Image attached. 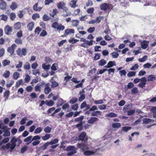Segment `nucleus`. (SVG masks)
<instances>
[{
  "mask_svg": "<svg viewBox=\"0 0 156 156\" xmlns=\"http://www.w3.org/2000/svg\"><path fill=\"white\" fill-rule=\"evenodd\" d=\"M94 103L96 105H98L102 104L104 103V102L102 100H95L94 102Z\"/></svg>",
  "mask_w": 156,
  "mask_h": 156,
  "instance_id": "55",
  "label": "nucleus"
},
{
  "mask_svg": "<svg viewBox=\"0 0 156 156\" xmlns=\"http://www.w3.org/2000/svg\"><path fill=\"white\" fill-rule=\"evenodd\" d=\"M23 80L22 79L16 82V87H19L20 85H21L23 83Z\"/></svg>",
  "mask_w": 156,
  "mask_h": 156,
  "instance_id": "58",
  "label": "nucleus"
},
{
  "mask_svg": "<svg viewBox=\"0 0 156 156\" xmlns=\"http://www.w3.org/2000/svg\"><path fill=\"white\" fill-rule=\"evenodd\" d=\"M95 56L94 57V59L95 60H98L100 58L101 55L100 53H95Z\"/></svg>",
  "mask_w": 156,
  "mask_h": 156,
  "instance_id": "49",
  "label": "nucleus"
},
{
  "mask_svg": "<svg viewBox=\"0 0 156 156\" xmlns=\"http://www.w3.org/2000/svg\"><path fill=\"white\" fill-rule=\"evenodd\" d=\"M150 119L149 118H144L143 119V124H147L150 123Z\"/></svg>",
  "mask_w": 156,
  "mask_h": 156,
  "instance_id": "36",
  "label": "nucleus"
},
{
  "mask_svg": "<svg viewBox=\"0 0 156 156\" xmlns=\"http://www.w3.org/2000/svg\"><path fill=\"white\" fill-rule=\"evenodd\" d=\"M30 68V65L28 62L26 63L25 65L24 66V68L25 70H29Z\"/></svg>",
  "mask_w": 156,
  "mask_h": 156,
  "instance_id": "47",
  "label": "nucleus"
},
{
  "mask_svg": "<svg viewBox=\"0 0 156 156\" xmlns=\"http://www.w3.org/2000/svg\"><path fill=\"white\" fill-rule=\"evenodd\" d=\"M7 51L11 55H12L14 52V50L12 47H10L8 48Z\"/></svg>",
  "mask_w": 156,
  "mask_h": 156,
  "instance_id": "39",
  "label": "nucleus"
},
{
  "mask_svg": "<svg viewBox=\"0 0 156 156\" xmlns=\"http://www.w3.org/2000/svg\"><path fill=\"white\" fill-rule=\"evenodd\" d=\"M34 22H32L30 23L27 25V27L28 28V30L30 31H32L34 26Z\"/></svg>",
  "mask_w": 156,
  "mask_h": 156,
  "instance_id": "16",
  "label": "nucleus"
},
{
  "mask_svg": "<svg viewBox=\"0 0 156 156\" xmlns=\"http://www.w3.org/2000/svg\"><path fill=\"white\" fill-rule=\"evenodd\" d=\"M10 91L9 90H6L4 93V97L5 99H7L9 95Z\"/></svg>",
  "mask_w": 156,
  "mask_h": 156,
  "instance_id": "30",
  "label": "nucleus"
},
{
  "mask_svg": "<svg viewBox=\"0 0 156 156\" xmlns=\"http://www.w3.org/2000/svg\"><path fill=\"white\" fill-rule=\"evenodd\" d=\"M76 3V1L72 0L70 2L69 5L72 8H74L77 6V5Z\"/></svg>",
  "mask_w": 156,
  "mask_h": 156,
  "instance_id": "12",
  "label": "nucleus"
},
{
  "mask_svg": "<svg viewBox=\"0 0 156 156\" xmlns=\"http://www.w3.org/2000/svg\"><path fill=\"white\" fill-rule=\"evenodd\" d=\"M76 150V148L74 146H69L66 147V150L67 151H71Z\"/></svg>",
  "mask_w": 156,
  "mask_h": 156,
  "instance_id": "26",
  "label": "nucleus"
},
{
  "mask_svg": "<svg viewBox=\"0 0 156 156\" xmlns=\"http://www.w3.org/2000/svg\"><path fill=\"white\" fill-rule=\"evenodd\" d=\"M54 103V101L51 100H50L49 101H48L47 100L45 101L46 105H47L49 106H53Z\"/></svg>",
  "mask_w": 156,
  "mask_h": 156,
  "instance_id": "14",
  "label": "nucleus"
},
{
  "mask_svg": "<svg viewBox=\"0 0 156 156\" xmlns=\"http://www.w3.org/2000/svg\"><path fill=\"white\" fill-rule=\"evenodd\" d=\"M10 75V72L9 71L6 70L5 73L3 75V76L7 78L9 77Z\"/></svg>",
  "mask_w": 156,
  "mask_h": 156,
  "instance_id": "34",
  "label": "nucleus"
},
{
  "mask_svg": "<svg viewBox=\"0 0 156 156\" xmlns=\"http://www.w3.org/2000/svg\"><path fill=\"white\" fill-rule=\"evenodd\" d=\"M65 5V4L63 2H61L58 3L57 7L59 9H62Z\"/></svg>",
  "mask_w": 156,
  "mask_h": 156,
  "instance_id": "24",
  "label": "nucleus"
},
{
  "mask_svg": "<svg viewBox=\"0 0 156 156\" xmlns=\"http://www.w3.org/2000/svg\"><path fill=\"white\" fill-rule=\"evenodd\" d=\"M98 118L95 117H91L88 121V123L89 124H92L96 121H98Z\"/></svg>",
  "mask_w": 156,
  "mask_h": 156,
  "instance_id": "5",
  "label": "nucleus"
},
{
  "mask_svg": "<svg viewBox=\"0 0 156 156\" xmlns=\"http://www.w3.org/2000/svg\"><path fill=\"white\" fill-rule=\"evenodd\" d=\"M4 31L7 35H10V32H12V27H9V25H7L5 28Z\"/></svg>",
  "mask_w": 156,
  "mask_h": 156,
  "instance_id": "2",
  "label": "nucleus"
},
{
  "mask_svg": "<svg viewBox=\"0 0 156 156\" xmlns=\"http://www.w3.org/2000/svg\"><path fill=\"white\" fill-rule=\"evenodd\" d=\"M132 128L130 126H124L122 127V130L125 132H127Z\"/></svg>",
  "mask_w": 156,
  "mask_h": 156,
  "instance_id": "28",
  "label": "nucleus"
},
{
  "mask_svg": "<svg viewBox=\"0 0 156 156\" xmlns=\"http://www.w3.org/2000/svg\"><path fill=\"white\" fill-rule=\"evenodd\" d=\"M6 4L5 2L2 1L0 3V8L2 10H4L6 9Z\"/></svg>",
  "mask_w": 156,
  "mask_h": 156,
  "instance_id": "13",
  "label": "nucleus"
},
{
  "mask_svg": "<svg viewBox=\"0 0 156 156\" xmlns=\"http://www.w3.org/2000/svg\"><path fill=\"white\" fill-rule=\"evenodd\" d=\"M111 55H112V58H117L119 56V54L115 52H113L111 53Z\"/></svg>",
  "mask_w": 156,
  "mask_h": 156,
  "instance_id": "51",
  "label": "nucleus"
},
{
  "mask_svg": "<svg viewBox=\"0 0 156 156\" xmlns=\"http://www.w3.org/2000/svg\"><path fill=\"white\" fill-rule=\"evenodd\" d=\"M65 32L67 35L71 34L75 32V30L73 29H67L65 30Z\"/></svg>",
  "mask_w": 156,
  "mask_h": 156,
  "instance_id": "8",
  "label": "nucleus"
},
{
  "mask_svg": "<svg viewBox=\"0 0 156 156\" xmlns=\"http://www.w3.org/2000/svg\"><path fill=\"white\" fill-rule=\"evenodd\" d=\"M21 23L20 22H17L15 23L14 25V27L17 30H19L21 27Z\"/></svg>",
  "mask_w": 156,
  "mask_h": 156,
  "instance_id": "23",
  "label": "nucleus"
},
{
  "mask_svg": "<svg viewBox=\"0 0 156 156\" xmlns=\"http://www.w3.org/2000/svg\"><path fill=\"white\" fill-rule=\"evenodd\" d=\"M84 116H81L80 117L76 118L74 120V121L76 122H83L82 121L83 119Z\"/></svg>",
  "mask_w": 156,
  "mask_h": 156,
  "instance_id": "27",
  "label": "nucleus"
},
{
  "mask_svg": "<svg viewBox=\"0 0 156 156\" xmlns=\"http://www.w3.org/2000/svg\"><path fill=\"white\" fill-rule=\"evenodd\" d=\"M18 7V5L17 3L15 2H12V5L10 6V8L12 10H14L16 9Z\"/></svg>",
  "mask_w": 156,
  "mask_h": 156,
  "instance_id": "15",
  "label": "nucleus"
},
{
  "mask_svg": "<svg viewBox=\"0 0 156 156\" xmlns=\"http://www.w3.org/2000/svg\"><path fill=\"white\" fill-rule=\"evenodd\" d=\"M78 104L76 103V104L73 105L72 107V109L74 110H76L78 108Z\"/></svg>",
  "mask_w": 156,
  "mask_h": 156,
  "instance_id": "60",
  "label": "nucleus"
},
{
  "mask_svg": "<svg viewBox=\"0 0 156 156\" xmlns=\"http://www.w3.org/2000/svg\"><path fill=\"white\" fill-rule=\"evenodd\" d=\"M17 139L18 138H16L15 137H12L11 140L12 144H16V142L17 141Z\"/></svg>",
  "mask_w": 156,
  "mask_h": 156,
  "instance_id": "57",
  "label": "nucleus"
},
{
  "mask_svg": "<svg viewBox=\"0 0 156 156\" xmlns=\"http://www.w3.org/2000/svg\"><path fill=\"white\" fill-rule=\"evenodd\" d=\"M58 142V140L57 139H55L54 140H52L50 142H48L49 145H53L56 144Z\"/></svg>",
  "mask_w": 156,
  "mask_h": 156,
  "instance_id": "22",
  "label": "nucleus"
},
{
  "mask_svg": "<svg viewBox=\"0 0 156 156\" xmlns=\"http://www.w3.org/2000/svg\"><path fill=\"white\" fill-rule=\"evenodd\" d=\"M119 73L120 74L121 76H122V75L125 76L126 73V72L125 69L120 70L119 71Z\"/></svg>",
  "mask_w": 156,
  "mask_h": 156,
  "instance_id": "61",
  "label": "nucleus"
},
{
  "mask_svg": "<svg viewBox=\"0 0 156 156\" xmlns=\"http://www.w3.org/2000/svg\"><path fill=\"white\" fill-rule=\"evenodd\" d=\"M95 28L94 27H90L87 30V31L89 33H92L95 31Z\"/></svg>",
  "mask_w": 156,
  "mask_h": 156,
  "instance_id": "44",
  "label": "nucleus"
},
{
  "mask_svg": "<svg viewBox=\"0 0 156 156\" xmlns=\"http://www.w3.org/2000/svg\"><path fill=\"white\" fill-rule=\"evenodd\" d=\"M20 73L19 72H16L13 74V78L15 80H17L20 77Z\"/></svg>",
  "mask_w": 156,
  "mask_h": 156,
  "instance_id": "29",
  "label": "nucleus"
},
{
  "mask_svg": "<svg viewBox=\"0 0 156 156\" xmlns=\"http://www.w3.org/2000/svg\"><path fill=\"white\" fill-rule=\"evenodd\" d=\"M131 93L133 94H135L138 93V91L136 87H134L131 90Z\"/></svg>",
  "mask_w": 156,
  "mask_h": 156,
  "instance_id": "46",
  "label": "nucleus"
},
{
  "mask_svg": "<svg viewBox=\"0 0 156 156\" xmlns=\"http://www.w3.org/2000/svg\"><path fill=\"white\" fill-rule=\"evenodd\" d=\"M51 128L48 126H46L44 129V131L47 133H49L51 132Z\"/></svg>",
  "mask_w": 156,
  "mask_h": 156,
  "instance_id": "38",
  "label": "nucleus"
},
{
  "mask_svg": "<svg viewBox=\"0 0 156 156\" xmlns=\"http://www.w3.org/2000/svg\"><path fill=\"white\" fill-rule=\"evenodd\" d=\"M107 116L108 117L112 118L116 117L117 116V115L116 113L111 112L107 114Z\"/></svg>",
  "mask_w": 156,
  "mask_h": 156,
  "instance_id": "32",
  "label": "nucleus"
},
{
  "mask_svg": "<svg viewBox=\"0 0 156 156\" xmlns=\"http://www.w3.org/2000/svg\"><path fill=\"white\" fill-rule=\"evenodd\" d=\"M10 62V61L6 59L4 60L2 62L3 66L4 67H5L7 65H9Z\"/></svg>",
  "mask_w": 156,
  "mask_h": 156,
  "instance_id": "31",
  "label": "nucleus"
},
{
  "mask_svg": "<svg viewBox=\"0 0 156 156\" xmlns=\"http://www.w3.org/2000/svg\"><path fill=\"white\" fill-rule=\"evenodd\" d=\"M155 77L153 75H149L147 77V80L148 81H153L155 79Z\"/></svg>",
  "mask_w": 156,
  "mask_h": 156,
  "instance_id": "19",
  "label": "nucleus"
},
{
  "mask_svg": "<svg viewBox=\"0 0 156 156\" xmlns=\"http://www.w3.org/2000/svg\"><path fill=\"white\" fill-rule=\"evenodd\" d=\"M72 23L73 26L76 27L79 24V21L78 20H73L72 21Z\"/></svg>",
  "mask_w": 156,
  "mask_h": 156,
  "instance_id": "20",
  "label": "nucleus"
},
{
  "mask_svg": "<svg viewBox=\"0 0 156 156\" xmlns=\"http://www.w3.org/2000/svg\"><path fill=\"white\" fill-rule=\"evenodd\" d=\"M108 64L109 66V68L112 67L113 66H115V62L114 61H110L108 63Z\"/></svg>",
  "mask_w": 156,
  "mask_h": 156,
  "instance_id": "42",
  "label": "nucleus"
},
{
  "mask_svg": "<svg viewBox=\"0 0 156 156\" xmlns=\"http://www.w3.org/2000/svg\"><path fill=\"white\" fill-rule=\"evenodd\" d=\"M65 26L60 24L57 27V30H63L65 29Z\"/></svg>",
  "mask_w": 156,
  "mask_h": 156,
  "instance_id": "50",
  "label": "nucleus"
},
{
  "mask_svg": "<svg viewBox=\"0 0 156 156\" xmlns=\"http://www.w3.org/2000/svg\"><path fill=\"white\" fill-rule=\"evenodd\" d=\"M32 136H29L27 137V138H25L24 140V141L25 142H27V141H31L32 139Z\"/></svg>",
  "mask_w": 156,
  "mask_h": 156,
  "instance_id": "56",
  "label": "nucleus"
},
{
  "mask_svg": "<svg viewBox=\"0 0 156 156\" xmlns=\"http://www.w3.org/2000/svg\"><path fill=\"white\" fill-rule=\"evenodd\" d=\"M83 122H80L75 125L76 127L78 128L79 131H81L83 130Z\"/></svg>",
  "mask_w": 156,
  "mask_h": 156,
  "instance_id": "10",
  "label": "nucleus"
},
{
  "mask_svg": "<svg viewBox=\"0 0 156 156\" xmlns=\"http://www.w3.org/2000/svg\"><path fill=\"white\" fill-rule=\"evenodd\" d=\"M49 145L48 142L44 143V145L38 148V151H44L45 150L48 146Z\"/></svg>",
  "mask_w": 156,
  "mask_h": 156,
  "instance_id": "3",
  "label": "nucleus"
},
{
  "mask_svg": "<svg viewBox=\"0 0 156 156\" xmlns=\"http://www.w3.org/2000/svg\"><path fill=\"white\" fill-rule=\"evenodd\" d=\"M79 40L75 39L74 38H72L71 39H69V42L70 43H72V44H73L75 43H76Z\"/></svg>",
  "mask_w": 156,
  "mask_h": 156,
  "instance_id": "45",
  "label": "nucleus"
},
{
  "mask_svg": "<svg viewBox=\"0 0 156 156\" xmlns=\"http://www.w3.org/2000/svg\"><path fill=\"white\" fill-rule=\"evenodd\" d=\"M78 101V99L77 98H74L72 99H71L69 101V103H70L71 104H73L77 102Z\"/></svg>",
  "mask_w": 156,
  "mask_h": 156,
  "instance_id": "54",
  "label": "nucleus"
},
{
  "mask_svg": "<svg viewBox=\"0 0 156 156\" xmlns=\"http://www.w3.org/2000/svg\"><path fill=\"white\" fill-rule=\"evenodd\" d=\"M136 73L135 71H130L128 73L127 76L129 77L134 76L136 75Z\"/></svg>",
  "mask_w": 156,
  "mask_h": 156,
  "instance_id": "40",
  "label": "nucleus"
},
{
  "mask_svg": "<svg viewBox=\"0 0 156 156\" xmlns=\"http://www.w3.org/2000/svg\"><path fill=\"white\" fill-rule=\"evenodd\" d=\"M135 112V110H131L127 112V115L128 116H130L134 114Z\"/></svg>",
  "mask_w": 156,
  "mask_h": 156,
  "instance_id": "48",
  "label": "nucleus"
},
{
  "mask_svg": "<svg viewBox=\"0 0 156 156\" xmlns=\"http://www.w3.org/2000/svg\"><path fill=\"white\" fill-rule=\"evenodd\" d=\"M77 146L80 148H81L82 150H85L87 148V144H86L83 143L77 144Z\"/></svg>",
  "mask_w": 156,
  "mask_h": 156,
  "instance_id": "7",
  "label": "nucleus"
},
{
  "mask_svg": "<svg viewBox=\"0 0 156 156\" xmlns=\"http://www.w3.org/2000/svg\"><path fill=\"white\" fill-rule=\"evenodd\" d=\"M95 152L92 151H86L84 152V154L85 155H90L93 154Z\"/></svg>",
  "mask_w": 156,
  "mask_h": 156,
  "instance_id": "25",
  "label": "nucleus"
},
{
  "mask_svg": "<svg viewBox=\"0 0 156 156\" xmlns=\"http://www.w3.org/2000/svg\"><path fill=\"white\" fill-rule=\"evenodd\" d=\"M121 124L120 123H112V126L113 128H119L121 126Z\"/></svg>",
  "mask_w": 156,
  "mask_h": 156,
  "instance_id": "33",
  "label": "nucleus"
},
{
  "mask_svg": "<svg viewBox=\"0 0 156 156\" xmlns=\"http://www.w3.org/2000/svg\"><path fill=\"white\" fill-rule=\"evenodd\" d=\"M51 18V17H49L48 16H47L46 14H44L43 17V19L44 21L49 20Z\"/></svg>",
  "mask_w": 156,
  "mask_h": 156,
  "instance_id": "52",
  "label": "nucleus"
},
{
  "mask_svg": "<svg viewBox=\"0 0 156 156\" xmlns=\"http://www.w3.org/2000/svg\"><path fill=\"white\" fill-rule=\"evenodd\" d=\"M42 131V129L41 127H38L35 130L34 133L35 134H37L40 133Z\"/></svg>",
  "mask_w": 156,
  "mask_h": 156,
  "instance_id": "59",
  "label": "nucleus"
},
{
  "mask_svg": "<svg viewBox=\"0 0 156 156\" xmlns=\"http://www.w3.org/2000/svg\"><path fill=\"white\" fill-rule=\"evenodd\" d=\"M51 90L50 88H45L44 90V92L46 94H48Z\"/></svg>",
  "mask_w": 156,
  "mask_h": 156,
  "instance_id": "63",
  "label": "nucleus"
},
{
  "mask_svg": "<svg viewBox=\"0 0 156 156\" xmlns=\"http://www.w3.org/2000/svg\"><path fill=\"white\" fill-rule=\"evenodd\" d=\"M42 68L44 70H48L49 69L50 67V65H46L45 64H43L42 66Z\"/></svg>",
  "mask_w": 156,
  "mask_h": 156,
  "instance_id": "35",
  "label": "nucleus"
},
{
  "mask_svg": "<svg viewBox=\"0 0 156 156\" xmlns=\"http://www.w3.org/2000/svg\"><path fill=\"white\" fill-rule=\"evenodd\" d=\"M9 16L10 20H14L15 18L16 17V14L13 12L10 13Z\"/></svg>",
  "mask_w": 156,
  "mask_h": 156,
  "instance_id": "43",
  "label": "nucleus"
},
{
  "mask_svg": "<svg viewBox=\"0 0 156 156\" xmlns=\"http://www.w3.org/2000/svg\"><path fill=\"white\" fill-rule=\"evenodd\" d=\"M108 7V4L107 3H104L100 6V8L101 10H105Z\"/></svg>",
  "mask_w": 156,
  "mask_h": 156,
  "instance_id": "6",
  "label": "nucleus"
},
{
  "mask_svg": "<svg viewBox=\"0 0 156 156\" xmlns=\"http://www.w3.org/2000/svg\"><path fill=\"white\" fill-rule=\"evenodd\" d=\"M9 141V137L4 138L2 141L0 142V146H2L3 143L6 144L8 143Z\"/></svg>",
  "mask_w": 156,
  "mask_h": 156,
  "instance_id": "21",
  "label": "nucleus"
},
{
  "mask_svg": "<svg viewBox=\"0 0 156 156\" xmlns=\"http://www.w3.org/2000/svg\"><path fill=\"white\" fill-rule=\"evenodd\" d=\"M148 42L144 41L141 43V47L143 49H146L148 46Z\"/></svg>",
  "mask_w": 156,
  "mask_h": 156,
  "instance_id": "4",
  "label": "nucleus"
},
{
  "mask_svg": "<svg viewBox=\"0 0 156 156\" xmlns=\"http://www.w3.org/2000/svg\"><path fill=\"white\" fill-rule=\"evenodd\" d=\"M147 58V56L146 55H144V56L142 58H139L138 59V61L140 62H143L146 61Z\"/></svg>",
  "mask_w": 156,
  "mask_h": 156,
  "instance_id": "53",
  "label": "nucleus"
},
{
  "mask_svg": "<svg viewBox=\"0 0 156 156\" xmlns=\"http://www.w3.org/2000/svg\"><path fill=\"white\" fill-rule=\"evenodd\" d=\"M30 79V77L28 75H26L25 78L24 80L25 83H28Z\"/></svg>",
  "mask_w": 156,
  "mask_h": 156,
  "instance_id": "62",
  "label": "nucleus"
},
{
  "mask_svg": "<svg viewBox=\"0 0 156 156\" xmlns=\"http://www.w3.org/2000/svg\"><path fill=\"white\" fill-rule=\"evenodd\" d=\"M78 140L84 141V142H87V138L86 137V133L85 132H82L79 136Z\"/></svg>",
  "mask_w": 156,
  "mask_h": 156,
  "instance_id": "1",
  "label": "nucleus"
},
{
  "mask_svg": "<svg viewBox=\"0 0 156 156\" xmlns=\"http://www.w3.org/2000/svg\"><path fill=\"white\" fill-rule=\"evenodd\" d=\"M146 84V83L141 82L140 83L138 84V85L139 87L143 88L145 87V85Z\"/></svg>",
  "mask_w": 156,
  "mask_h": 156,
  "instance_id": "64",
  "label": "nucleus"
},
{
  "mask_svg": "<svg viewBox=\"0 0 156 156\" xmlns=\"http://www.w3.org/2000/svg\"><path fill=\"white\" fill-rule=\"evenodd\" d=\"M51 135L49 134H46L44 136L42 137V139L44 140H46L49 139Z\"/></svg>",
  "mask_w": 156,
  "mask_h": 156,
  "instance_id": "37",
  "label": "nucleus"
},
{
  "mask_svg": "<svg viewBox=\"0 0 156 156\" xmlns=\"http://www.w3.org/2000/svg\"><path fill=\"white\" fill-rule=\"evenodd\" d=\"M11 145V144L10 143H8L6 144L5 145H3L1 147V150H5V149H8L10 148V146Z\"/></svg>",
  "mask_w": 156,
  "mask_h": 156,
  "instance_id": "17",
  "label": "nucleus"
},
{
  "mask_svg": "<svg viewBox=\"0 0 156 156\" xmlns=\"http://www.w3.org/2000/svg\"><path fill=\"white\" fill-rule=\"evenodd\" d=\"M38 3H37L34 5L33 7V9L34 10L36 11H39L41 9V7H38Z\"/></svg>",
  "mask_w": 156,
  "mask_h": 156,
  "instance_id": "11",
  "label": "nucleus"
},
{
  "mask_svg": "<svg viewBox=\"0 0 156 156\" xmlns=\"http://www.w3.org/2000/svg\"><path fill=\"white\" fill-rule=\"evenodd\" d=\"M132 107V105L131 103L130 104H129L127 105H125V107L123 109V110L124 111H125L128 110L129 108H130Z\"/></svg>",
  "mask_w": 156,
  "mask_h": 156,
  "instance_id": "41",
  "label": "nucleus"
},
{
  "mask_svg": "<svg viewBox=\"0 0 156 156\" xmlns=\"http://www.w3.org/2000/svg\"><path fill=\"white\" fill-rule=\"evenodd\" d=\"M101 115V112L99 111H97L93 112L91 114V116H98V115Z\"/></svg>",
  "mask_w": 156,
  "mask_h": 156,
  "instance_id": "9",
  "label": "nucleus"
},
{
  "mask_svg": "<svg viewBox=\"0 0 156 156\" xmlns=\"http://www.w3.org/2000/svg\"><path fill=\"white\" fill-rule=\"evenodd\" d=\"M98 63V65L99 66H103L106 63V62L104 59H102L99 61Z\"/></svg>",
  "mask_w": 156,
  "mask_h": 156,
  "instance_id": "18",
  "label": "nucleus"
}]
</instances>
